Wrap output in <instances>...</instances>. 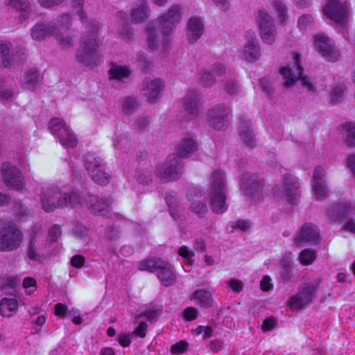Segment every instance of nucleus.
<instances>
[{
	"label": "nucleus",
	"instance_id": "nucleus-55",
	"mask_svg": "<svg viewBox=\"0 0 355 355\" xmlns=\"http://www.w3.org/2000/svg\"><path fill=\"white\" fill-rule=\"evenodd\" d=\"M72 232L77 239H83L87 236L88 229L82 225H77Z\"/></svg>",
	"mask_w": 355,
	"mask_h": 355
},
{
	"label": "nucleus",
	"instance_id": "nucleus-9",
	"mask_svg": "<svg viewBox=\"0 0 355 355\" xmlns=\"http://www.w3.org/2000/svg\"><path fill=\"white\" fill-rule=\"evenodd\" d=\"M23 241V234L13 223L5 224L0 230V250L10 252L17 249Z\"/></svg>",
	"mask_w": 355,
	"mask_h": 355
},
{
	"label": "nucleus",
	"instance_id": "nucleus-29",
	"mask_svg": "<svg viewBox=\"0 0 355 355\" xmlns=\"http://www.w3.org/2000/svg\"><path fill=\"white\" fill-rule=\"evenodd\" d=\"M164 83L160 79H146L142 83L144 95L150 103H155L160 96Z\"/></svg>",
	"mask_w": 355,
	"mask_h": 355
},
{
	"label": "nucleus",
	"instance_id": "nucleus-14",
	"mask_svg": "<svg viewBox=\"0 0 355 355\" xmlns=\"http://www.w3.org/2000/svg\"><path fill=\"white\" fill-rule=\"evenodd\" d=\"M314 46L315 50L328 61L336 62L340 56L334 41L324 34L315 35Z\"/></svg>",
	"mask_w": 355,
	"mask_h": 355
},
{
	"label": "nucleus",
	"instance_id": "nucleus-53",
	"mask_svg": "<svg viewBox=\"0 0 355 355\" xmlns=\"http://www.w3.org/2000/svg\"><path fill=\"white\" fill-rule=\"evenodd\" d=\"M313 23V18L311 15H303L298 19V27L300 30H304Z\"/></svg>",
	"mask_w": 355,
	"mask_h": 355
},
{
	"label": "nucleus",
	"instance_id": "nucleus-19",
	"mask_svg": "<svg viewBox=\"0 0 355 355\" xmlns=\"http://www.w3.org/2000/svg\"><path fill=\"white\" fill-rule=\"evenodd\" d=\"M320 232L313 223H304L296 234L294 242L297 247L302 248L305 243L316 244L320 241Z\"/></svg>",
	"mask_w": 355,
	"mask_h": 355
},
{
	"label": "nucleus",
	"instance_id": "nucleus-7",
	"mask_svg": "<svg viewBox=\"0 0 355 355\" xmlns=\"http://www.w3.org/2000/svg\"><path fill=\"white\" fill-rule=\"evenodd\" d=\"M209 196L210 206L214 213L223 214L227 209L226 185L220 171H214L210 178Z\"/></svg>",
	"mask_w": 355,
	"mask_h": 355
},
{
	"label": "nucleus",
	"instance_id": "nucleus-48",
	"mask_svg": "<svg viewBox=\"0 0 355 355\" xmlns=\"http://www.w3.org/2000/svg\"><path fill=\"white\" fill-rule=\"evenodd\" d=\"M62 234L61 227L59 225H53L49 230L48 237L51 243H55L58 241Z\"/></svg>",
	"mask_w": 355,
	"mask_h": 355
},
{
	"label": "nucleus",
	"instance_id": "nucleus-61",
	"mask_svg": "<svg viewBox=\"0 0 355 355\" xmlns=\"http://www.w3.org/2000/svg\"><path fill=\"white\" fill-rule=\"evenodd\" d=\"M277 324V320L275 318H268L263 320L262 324V329L264 331L272 330Z\"/></svg>",
	"mask_w": 355,
	"mask_h": 355
},
{
	"label": "nucleus",
	"instance_id": "nucleus-32",
	"mask_svg": "<svg viewBox=\"0 0 355 355\" xmlns=\"http://www.w3.org/2000/svg\"><path fill=\"white\" fill-rule=\"evenodd\" d=\"M40 231V228L37 226H33L31 228L30 234V241L27 250L28 257L33 261H40L41 255L40 254L39 244L37 241V236Z\"/></svg>",
	"mask_w": 355,
	"mask_h": 355
},
{
	"label": "nucleus",
	"instance_id": "nucleus-44",
	"mask_svg": "<svg viewBox=\"0 0 355 355\" xmlns=\"http://www.w3.org/2000/svg\"><path fill=\"white\" fill-rule=\"evenodd\" d=\"M178 253L179 255L184 258V264L186 267H189L191 265L193 264V261L192 260V257L194 255V253L189 250V249L185 246L183 245L180 248H179L178 250Z\"/></svg>",
	"mask_w": 355,
	"mask_h": 355
},
{
	"label": "nucleus",
	"instance_id": "nucleus-57",
	"mask_svg": "<svg viewBox=\"0 0 355 355\" xmlns=\"http://www.w3.org/2000/svg\"><path fill=\"white\" fill-rule=\"evenodd\" d=\"M159 314L158 309L152 308L145 310L141 313V317H145L148 321H153L156 319Z\"/></svg>",
	"mask_w": 355,
	"mask_h": 355
},
{
	"label": "nucleus",
	"instance_id": "nucleus-6",
	"mask_svg": "<svg viewBox=\"0 0 355 355\" xmlns=\"http://www.w3.org/2000/svg\"><path fill=\"white\" fill-rule=\"evenodd\" d=\"M301 55L296 53L293 57L292 64L282 67L280 73L284 79V85L286 87L293 86L297 80H300L302 86L306 88L308 92L315 93L316 87L307 76H303V67L300 64Z\"/></svg>",
	"mask_w": 355,
	"mask_h": 355
},
{
	"label": "nucleus",
	"instance_id": "nucleus-31",
	"mask_svg": "<svg viewBox=\"0 0 355 355\" xmlns=\"http://www.w3.org/2000/svg\"><path fill=\"white\" fill-rule=\"evenodd\" d=\"M204 31L203 24L201 20L197 17H192L189 19L187 24V38L191 44L195 43L200 38Z\"/></svg>",
	"mask_w": 355,
	"mask_h": 355
},
{
	"label": "nucleus",
	"instance_id": "nucleus-2",
	"mask_svg": "<svg viewBox=\"0 0 355 355\" xmlns=\"http://www.w3.org/2000/svg\"><path fill=\"white\" fill-rule=\"evenodd\" d=\"M182 8L179 5H173L168 11L162 15L159 19V30L155 28V24L150 22L146 28L147 40L151 49H157L159 46V32L161 30L164 38L162 41V47L166 49L169 43L168 35L175 28L182 19Z\"/></svg>",
	"mask_w": 355,
	"mask_h": 355
},
{
	"label": "nucleus",
	"instance_id": "nucleus-13",
	"mask_svg": "<svg viewBox=\"0 0 355 355\" xmlns=\"http://www.w3.org/2000/svg\"><path fill=\"white\" fill-rule=\"evenodd\" d=\"M10 43L0 41L1 62L3 65L7 68L15 64H21L24 63L27 58L26 49L15 47L10 54Z\"/></svg>",
	"mask_w": 355,
	"mask_h": 355
},
{
	"label": "nucleus",
	"instance_id": "nucleus-10",
	"mask_svg": "<svg viewBox=\"0 0 355 355\" xmlns=\"http://www.w3.org/2000/svg\"><path fill=\"white\" fill-rule=\"evenodd\" d=\"M49 129L52 135L58 138L64 147L76 146L78 140L76 135L62 120L58 118L52 119L49 122Z\"/></svg>",
	"mask_w": 355,
	"mask_h": 355
},
{
	"label": "nucleus",
	"instance_id": "nucleus-33",
	"mask_svg": "<svg viewBox=\"0 0 355 355\" xmlns=\"http://www.w3.org/2000/svg\"><path fill=\"white\" fill-rule=\"evenodd\" d=\"M139 5L132 10L130 17L133 23H142L146 20L150 15V9L148 0H139Z\"/></svg>",
	"mask_w": 355,
	"mask_h": 355
},
{
	"label": "nucleus",
	"instance_id": "nucleus-64",
	"mask_svg": "<svg viewBox=\"0 0 355 355\" xmlns=\"http://www.w3.org/2000/svg\"><path fill=\"white\" fill-rule=\"evenodd\" d=\"M260 288L263 291H268L272 288V284L271 283V279L269 276L265 275L261 282H260Z\"/></svg>",
	"mask_w": 355,
	"mask_h": 355
},
{
	"label": "nucleus",
	"instance_id": "nucleus-34",
	"mask_svg": "<svg viewBox=\"0 0 355 355\" xmlns=\"http://www.w3.org/2000/svg\"><path fill=\"white\" fill-rule=\"evenodd\" d=\"M6 3L20 12L19 20L25 21L31 12V0H6Z\"/></svg>",
	"mask_w": 355,
	"mask_h": 355
},
{
	"label": "nucleus",
	"instance_id": "nucleus-11",
	"mask_svg": "<svg viewBox=\"0 0 355 355\" xmlns=\"http://www.w3.org/2000/svg\"><path fill=\"white\" fill-rule=\"evenodd\" d=\"M232 119V110L223 104H218L207 113V122L209 126L216 130H225Z\"/></svg>",
	"mask_w": 355,
	"mask_h": 355
},
{
	"label": "nucleus",
	"instance_id": "nucleus-22",
	"mask_svg": "<svg viewBox=\"0 0 355 355\" xmlns=\"http://www.w3.org/2000/svg\"><path fill=\"white\" fill-rule=\"evenodd\" d=\"M245 37L246 43L242 54L243 59L248 62H254L260 56V46L259 40L253 31H248L245 33Z\"/></svg>",
	"mask_w": 355,
	"mask_h": 355
},
{
	"label": "nucleus",
	"instance_id": "nucleus-56",
	"mask_svg": "<svg viewBox=\"0 0 355 355\" xmlns=\"http://www.w3.org/2000/svg\"><path fill=\"white\" fill-rule=\"evenodd\" d=\"M183 317L188 321L195 320L198 315V310L193 307H187L182 313Z\"/></svg>",
	"mask_w": 355,
	"mask_h": 355
},
{
	"label": "nucleus",
	"instance_id": "nucleus-27",
	"mask_svg": "<svg viewBox=\"0 0 355 355\" xmlns=\"http://www.w3.org/2000/svg\"><path fill=\"white\" fill-rule=\"evenodd\" d=\"M325 171L321 166L315 167L313 173V191L317 199L327 198L328 189L324 179Z\"/></svg>",
	"mask_w": 355,
	"mask_h": 355
},
{
	"label": "nucleus",
	"instance_id": "nucleus-45",
	"mask_svg": "<svg viewBox=\"0 0 355 355\" xmlns=\"http://www.w3.org/2000/svg\"><path fill=\"white\" fill-rule=\"evenodd\" d=\"M200 80V83L205 87L212 86L216 82L214 75L208 70L202 71Z\"/></svg>",
	"mask_w": 355,
	"mask_h": 355
},
{
	"label": "nucleus",
	"instance_id": "nucleus-23",
	"mask_svg": "<svg viewBox=\"0 0 355 355\" xmlns=\"http://www.w3.org/2000/svg\"><path fill=\"white\" fill-rule=\"evenodd\" d=\"M239 121V130L243 143L246 147L250 149L254 148L257 146V140L250 119L246 116H241Z\"/></svg>",
	"mask_w": 355,
	"mask_h": 355
},
{
	"label": "nucleus",
	"instance_id": "nucleus-1",
	"mask_svg": "<svg viewBox=\"0 0 355 355\" xmlns=\"http://www.w3.org/2000/svg\"><path fill=\"white\" fill-rule=\"evenodd\" d=\"M198 148V144L193 138H183L176 147V153L169 155L166 162L157 168V176L164 182L179 179L183 168L182 158L190 156Z\"/></svg>",
	"mask_w": 355,
	"mask_h": 355
},
{
	"label": "nucleus",
	"instance_id": "nucleus-58",
	"mask_svg": "<svg viewBox=\"0 0 355 355\" xmlns=\"http://www.w3.org/2000/svg\"><path fill=\"white\" fill-rule=\"evenodd\" d=\"M148 325L146 322H141L139 324L138 327L132 331V335L144 338L146 335Z\"/></svg>",
	"mask_w": 355,
	"mask_h": 355
},
{
	"label": "nucleus",
	"instance_id": "nucleus-28",
	"mask_svg": "<svg viewBox=\"0 0 355 355\" xmlns=\"http://www.w3.org/2000/svg\"><path fill=\"white\" fill-rule=\"evenodd\" d=\"M284 184L287 201L293 205H296L300 198L298 180L291 174H285L284 175Z\"/></svg>",
	"mask_w": 355,
	"mask_h": 355
},
{
	"label": "nucleus",
	"instance_id": "nucleus-41",
	"mask_svg": "<svg viewBox=\"0 0 355 355\" xmlns=\"http://www.w3.org/2000/svg\"><path fill=\"white\" fill-rule=\"evenodd\" d=\"M120 103L123 112L127 114L135 112L139 106L138 99L136 96H125L121 100Z\"/></svg>",
	"mask_w": 355,
	"mask_h": 355
},
{
	"label": "nucleus",
	"instance_id": "nucleus-43",
	"mask_svg": "<svg viewBox=\"0 0 355 355\" xmlns=\"http://www.w3.org/2000/svg\"><path fill=\"white\" fill-rule=\"evenodd\" d=\"M315 258L316 252L311 249L303 250L299 257L301 263L306 266L311 264Z\"/></svg>",
	"mask_w": 355,
	"mask_h": 355
},
{
	"label": "nucleus",
	"instance_id": "nucleus-26",
	"mask_svg": "<svg viewBox=\"0 0 355 355\" xmlns=\"http://www.w3.org/2000/svg\"><path fill=\"white\" fill-rule=\"evenodd\" d=\"M51 36L59 37V29L54 22L37 23L32 28L31 37L35 40L41 41Z\"/></svg>",
	"mask_w": 355,
	"mask_h": 355
},
{
	"label": "nucleus",
	"instance_id": "nucleus-37",
	"mask_svg": "<svg viewBox=\"0 0 355 355\" xmlns=\"http://www.w3.org/2000/svg\"><path fill=\"white\" fill-rule=\"evenodd\" d=\"M108 73L111 79L121 80L129 78L131 70L127 66L118 65L112 62Z\"/></svg>",
	"mask_w": 355,
	"mask_h": 355
},
{
	"label": "nucleus",
	"instance_id": "nucleus-36",
	"mask_svg": "<svg viewBox=\"0 0 355 355\" xmlns=\"http://www.w3.org/2000/svg\"><path fill=\"white\" fill-rule=\"evenodd\" d=\"M277 277L284 284L292 282L293 279V267L288 260L282 259Z\"/></svg>",
	"mask_w": 355,
	"mask_h": 355
},
{
	"label": "nucleus",
	"instance_id": "nucleus-51",
	"mask_svg": "<svg viewBox=\"0 0 355 355\" xmlns=\"http://www.w3.org/2000/svg\"><path fill=\"white\" fill-rule=\"evenodd\" d=\"M12 95L13 92L6 87L4 80L0 78V99L9 100Z\"/></svg>",
	"mask_w": 355,
	"mask_h": 355
},
{
	"label": "nucleus",
	"instance_id": "nucleus-3",
	"mask_svg": "<svg viewBox=\"0 0 355 355\" xmlns=\"http://www.w3.org/2000/svg\"><path fill=\"white\" fill-rule=\"evenodd\" d=\"M83 200L78 192L73 191L70 194H67L56 186L48 187L41 196L42 206L46 212H51L56 208L68 205L72 207L80 206Z\"/></svg>",
	"mask_w": 355,
	"mask_h": 355
},
{
	"label": "nucleus",
	"instance_id": "nucleus-16",
	"mask_svg": "<svg viewBox=\"0 0 355 355\" xmlns=\"http://www.w3.org/2000/svg\"><path fill=\"white\" fill-rule=\"evenodd\" d=\"M323 12L328 18L336 23L345 22L349 15V4L340 0H327Z\"/></svg>",
	"mask_w": 355,
	"mask_h": 355
},
{
	"label": "nucleus",
	"instance_id": "nucleus-42",
	"mask_svg": "<svg viewBox=\"0 0 355 355\" xmlns=\"http://www.w3.org/2000/svg\"><path fill=\"white\" fill-rule=\"evenodd\" d=\"M272 6L278 14L279 19L284 23L288 18V8L282 0H274Z\"/></svg>",
	"mask_w": 355,
	"mask_h": 355
},
{
	"label": "nucleus",
	"instance_id": "nucleus-5",
	"mask_svg": "<svg viewBox=\"0 0 355 355\" xmlns=\"http://www.w3.org/2000/svg\"><path fill=\"white\" fill-rule=\"evenodd\" d=\"M139 269L155 273L162 285L168 287L173 285L177 280L172 265L159 258H150L139 262Z\"/></svg>",
	"mask_w": 355,
	"mask_h": 355
},
{
	"label": "nucleus",
	"instance_id": "nucleus-20",
	"mask_svg": "<svg viewBox=\"0 0 355 355\" xmlns=\"http://www.w3.org/2000/svg\"><path fill=\"white\" fill-rule=\"evenodd\" d=\"M241 188L248 197H259L263 189V182L257 174L245 173L241 179Z\"/></svg>",
	"mask_w": 355,
	"mask_h": 355
},
{
	"label": "nucleus",
	"instance_id": "nucleus-25",
	"mask_svg": "<svg viewBox=\"0 0 355 355\" xmlns=\"http://www.w3.org/2000/svg\"><path fill=\"white\" fill-rule=\"evenodd\" d=\"M87 209L94 214L107 216L110 211L111 201L99 198L96 196H88L85 199Z\"/></svg>",
	"mask_w": 355,
	"mask_h": 355
},
{
	"label": "nucleus",
	"instance_id": "nucleus-18",
	"mask_svg": "<svg viewBox=\"0 0 355 355\" xmlns=\"http://www.w3.org/2000/svg\"><path fill=\"white\" fill-rule=\"evenodd\" d=\"M1 174L6 185L16 191H20L24 186L21 171L14 165L5 162L1 166Z\"/></svg>",
	"mask_w": 355,
	"mask_h": 355
},
{
	"label": "nucleus",
	"instance_id": "nucleus-50",
	"mask_svg": "<svg viewBox=\"0 0 355 355\" xmlns=\"http://www.w3.org/2000/svg\"><path fill=\"white\" fill-rule=\"evenodd\" d=\"M54 313L56 315L62 318H67L71 315V311L68 310L67 306L62 303L55 304Z\"/></svg>",
	"mask_w": 355,
	"mask_h": 355
},
{
	"label": "nucleus",
	"instance_id": "nucleus-59",
	"mask_svg": "<svg viewBox=\"0 0 355 355\" xmlns=\"http://www.w3.org/2000/svg\"><path fill=\"white\" fill-rule=\"evenodd\" d=\"M36 286V281L32 277H26L23 280V286L27 290L28 294H31L34 291Z\"/></svg>",
	"mask_w": 355,
	"mask_h": 355
},
{
	"label": "nucleus",
	"instance_id": "nucleus-40",
	"mask_svg": "<svg viewBox=\"0 0 355 355\" xmlns=\"http://www.w3.org/2000/svg\"><path fill=\"white\" fill-rule=\"evenodd\" d=\"M345 135V142L349 146H355V125L351 122L340 125Z\"/></svg>",
	"mask_w": 355,
	"mask_h": 355
},
{
	"label": "nucleus",
	"instance_id": "nucleus-47",
	"mask_svg": "<svg viewBox=\"0 0 355 355\" xmlns=\"http://www.w3.org/2000/svg\"><path fill=\"white\" fill-rule=\"evenodd\" d=\"M84 0H71V6L78 14L80 20L84 23L86 21L87 15L82 10L83 6Z\"/></svg>",
	"mask_w": 355,
	"mask_h": 355
},
{
	"label": "nucleus",
	"instance_id": "nucleus-24",
	"mask_svg": "<svg viewBox=\"0 0 355 355\" xmlns=\"http://www.w3.org/2000/svg\"><path fill=\"white\" fill-rule=\"evenodd\" d=\"M352 214V206L347 202L331 205L327 209L329 219L335 222H343L349 219Z\"/></svg>",
	"mask_w": 355,
	"mask_h": 355
},
{
	"label": "nucleus",
	"instance_id": "nucleus-30",
	"mask_svg": "<svg viewBox=\"0 0 355 355\" xmlns=\"http://www.w3.org/2000/svg\"><path fill=\"white\" fill-rule=\"evenodd\" d=\"M43 75L36 68L28 69L21 78V86L25 89L35 91L42 83Z\"/></svg>",
	"mask_w": 355,
	"mask_h": 355
},
{
	"label": "nucleus",
	"instance_id": "nucleus-8",
	"mask_svg": "<svg viewBox=\"0 0 355 355\" xmlns=\"http://www.w3.org/2000/svg\"><path fill=\"white\" fill-rule=\"evenodd\" d=\"M85 170L91 179L96 184L102 186L107 184L110 175L105 171L106 164L104 159L94 152H87L83 157Z\"/></svg>",
	"mask_w": 355,
	"mask_h": 355
},
{
	"label": "nucleus",
	"instance_id": "nucleus-62",
	"mask_svg": "<svg viewBox=\"0 0 355 355\" xmlns=\"http://www.w3.org/2000/svg\"><path fill=\"white\" fill-rule=\"evenodd\" d=\"M119 236L120 232L117 228L110 227L106 230L105 236L109 240L116 241L119 238Z\"/></svg>",
	"mask_w": 355,
	"mask_h": 355
},
{
	"label": "nucleus",
	"instance_id": "nucleus-60",
	"mask_svg": "<svg viewBox=\"0 0 355 355\" xmlns=\"http://www.w3.org/2000/svg\"><path fill=\"white\" fill-rule=\"evenodd\" d=\"M85 262V257L81 254H76L71 257V264L73 267L80 268H82Z\"/></svg>",
	"mask_w": 355,
	"mask_h": 355
},
{
	"label": "nucleus",
	"instance_id": "nucleus-15",
	"mask_svg": "<svg viewBox=\"0 0 355 355\" xmlns=\"http://www.w3.org/2000/svg\"><path fill=\"white\" fill-rule=\"evenodd\" d=\"M318 285L313 283H304L298 290V293L289 300V305L293 309H303L309 304L315 293L318 291Z\"/></svg>",
	"mask_w": 355,
	"mask_h": 355
},
{
	"label": "nucleus",
	"instance_id": "nucleus-52",
	"mask_svg": "<svg viewBox=\"0 0 355 355\" xmlns=\"http://www.w3.org/2000/svg\"><path fill=\"white\" fill-rule=\"evenodd\" d=\"M259 87L261 89L266 92L269 98H271L273 95V88L270 84V82L266 78H262L259 80Z\"/></svg>",
	"mask_w": 355,
	"mask_h": 355
},
{
	"label": "nucleus",
	"instance_id": "nucleus-35",
	"mask_svg": "<svg viewBox=\"0 0 355 355\" xmlns=\"http://www.w3.org/2000/svg\"><path fill=\"white\" fill-rule=\"evenodd\" d=\"M192 299L202 308H209L213 305V294L211 291L205 289H197L193 295Z\"/></svg>",
	"mask_w": 355,
	"mask_h": 355
},
{
	"label": "nucleus",
	"instance_id": "nucleus-63",
	"mask_svg": "<svg viewBox=\"0 0 355 355\" xmlns=\"http://www.w3.org/2000/svg\"><path fill=\"white\" fill-rule=\"evenodd\" d=\"M228 284L230 288L236 293L241 291L243 287V283L236 279H230L228 282Z\"/></svg>",
	"mask_w": 355,
	"mask_h": 355
},
{
	"label": "nucleus",
	"instance_id": "nucleus-38",
	"mask_svg": "<svg viewBox=\"0 0 355 355\" xmlns=\"http://www.w3.org/2000/svg\"><path fill=\"white\" fill-rule=\"evenodd\" d=\"M18 309V303L15 299L3 298L0 302V313L3 317L13 315Z\"/></svg>",
	"mask_w": 355,
	"mask_h": 355
},
{
	"label": "nucleus",
	"instance_id": "nucleus-4",
	"mask_svg": "<svg viewBox=\"0 0 355 355\" xmlns=\"http://www.w3.org/2000/svg\"><path fill=\"white\" fill-rule=\"evenodd\" d=\"M76 58L78 62L85 67H96L101 62L96 27H93L89 34L82 37L80 48L76 51Z\"/></svg>",
	"mask_w": 355,
	"mask_h": 355
},
{
	"label": "nucleus",
	"instance_id": "nucleus-49",
	"mask_svg": "<svg viewBox=\"0 0 355 355\" xmlns=\"http://www.w3.org/2000/svg\"><path fill=\"white\" fill-rule=\"evenodd\" d=\"M188 349V343L186 341L181 340L173 345L171 347V352L173 354H181Z\"/></svg>",
	"mask_w": 355,
	"mask_h": 355
},
{
	"label": "nucleus",
	"instance_id": "nucleus-54",
	"mask_svg": "<svg viewBox=\"0 0 355 355\" xmlns=\"http://www.w3.org/2000/svg\"><path fill=\"white\" fill-rule=\"evenodd\" d=\"M137 178L139 184L147 185L152 182L153 175L150 171H144L139 173Z\"/></svg>",
	"mask_w": 355,
	"mask_h": 355
},
{
	"label": "nucleus",
	"instance_id": "nucleus-39",
	"mask_svg": "<svg viewBox=\"0 0 355 355\" xmlns=\"http://www.w3.org/2000/svg\"><path fill=\"white\" fill-rule=\"evenodd\" d=\"M221 84L223 90L229 95L235 96L240 92V85L236 81L235 78L232 76L224 78L221 80Z\"/></svg>",
	"mask_w": 355,
	"mask_h": 355
},
{
	"label": "nucleus",
	"instance_id": "nucleus-12",
	"mask_svg": "<svg viewBox=\"0 0 355 355\" xmlns=\"http://www.w3.org/2000/svg\"><path fill=\"white\" fill-rule=\"evenodd\" d=\"M257 22L260 31L262 41L268 44L275 40L277 29L272 17L265 10H259L257 17Z\"/></svg>",
	"mask_w": 355,
	"mask_h": 355
},
{
	"label": "nucleus",
	"instance_id": "nucleus-21",
	"mask_svg": "<svg viewBox=\"0 0 355 355\" xmlns=\"http://www.w3.org/2000/svg\"><path fill=\"white\" fill-rule=\"evenodd\" d=\"M187 198L191 202L190 209L199 218H202L207 212V206L201 199L203 198V192L199 187H192L187 192Z\"/></svg>",
	"mask_w": 355,
	"mask_h": 355
},
{
	"label": "nucleus",
	"instance_id": "nucleus-17",
	"mask_svg": "<svg viewBox=\"0 0 355 355\" xmlns=\"http://www.w3.org/2000/svg\"><path fill=\"white\" fill-rule=\"evenodd\" d=\"M200 95L196 91H189L183 101L181 116L187 121L196 119L200 110Z\"/></svg>",
	"mask_w": 355,
	"mask_h": 355
},
{
	"label": "nucleus",
	"instance_id": "nucleus-46",
	"mask_svg": "<svg viewBox=\"0 0 355 355\" xmlns=\"http://www.w3.org/2000/svg\"><path fill=\"white\" fill-rule=\"evenodd\" d=\"M346 89L345 86L338 85L334 87L331 94V100L334 103H338L343 100L344 92Z\"/></svg>",
	"mask_w": 355,
	"mask_h": 355
}]
</instances>
